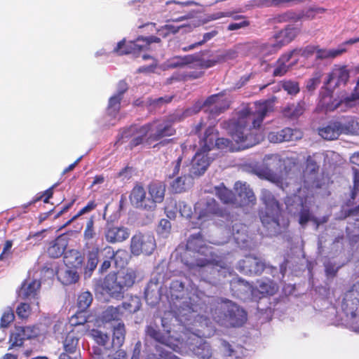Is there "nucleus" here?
<instances>
[{
    "label": "nucleus",
    "instance_id": "obj_1",
    "mask_svg": "<svg viewBox=\"0 0 359 359\" xmlns=\"http://www.w3.org/2000/svg\"><path fill=\"white\" fill-rule=\"evenodd\" d=\"M272 107L270 101L257 102L252 107H244L237 113L236 118L223 123L238 144L237 149H245L259 142L262 136L257 135V130Z\"/></svg>",
    "mask_w": 359,
    "mask_h": 359
},
{
    "label": "nucleus",
    "instance_id": "obj_2",
    "mask_svg": "<svg viewBox=\"0 0 359 359\" xmlns=\"http://www.w3.org/2000/svg\"><path fill=\"white\" fill-rule=\"evenodd\" d=\"M174 132L175 130L169 123L155 121L142 126L137 125L130 126L123 132L121 139L122 142H124L131 138L130 145L136 147L143 143L144 137L148 133H149V135L146 140V142L148 144H151L153 141H157L164 137L172 135Z\"/></svg>",
    "mask_w": 359,
    "mask_h": 359
},
{
    "label": "nucleus",
    "instance_id": "obj_3",
    "mask_svg": "<svg viewBox=\"0 0 359 359\" xmlns=\"http://www.w3.org/2000/svg\"><path fill=\"white\" fill-rule=\"evenodd\" d=\"M318 168L316 162L309 157L307 159L306 172H309L311 176L304 181V186L299 189L298 194L294 196V201L297 199L296 208L300 210L299 223L302 226L306 225L309 221H313L316 224V228L320 224L318 220L310 212L309 206L313 202V189L319 187L318 183L315 180V172L318 170Z\"/></svg>",
    "mask_w": 359,
    "mask_h": 359
},
{
    "label": "nucleus",
    "instance_id": "obj_4",
    "mask_svg": "<svg viewBox=\"0 0 359 359\" xmlns=\"http://www.w3.org/2000/svg\"><path fill=\"white\" fill-rule=\"evenodd\" d=\"M261 200L265 205V210L261 212L260 219L266 229L268 235H275L280 230V205L271 192L267 189L262 190Z\"/></svg>",
    "mask_w": 359,
    "mask_h": 359
},
{
    "label": "nucleus",
    "instance_id": "obj_5",
    "mask_svg": "<svg viewBox=\"0 0 359 359\" xmlns=\"http://www.w3.org/2000/svg\"><path fill=\"white\" fill-rule=\"evenodd\" d=\"M212 317L217 323L231 326H241L247 320V313L229 300L222 301L213 311Z\"/></svg>",
    "mask_w": 359,
    "mask_h": 359
},
{
    "label": "nucleus",
    "instance_id": "obj_6",
    "mask_svg": "<svg viewBox=\"0 0 359 359\" xmlns=\"http://www.w3.org/2000/svg\"><path fill=\"white\" fill-rule=\"evenodd\" d=\"M264 161L266 168L259 170L257 175L261 178H264L272 182L282 189L287 187L288 182H286L287 172L285 170L284 162L277 154L266 156Z\"/></svg>",
    "mask_w": 359,
    "mask_h": 359
},
{
    "label": "nucleus",
    "instance_id": "obj_7",
    "mask_svg": "<svg viewBox=\"0 0 359 359\" xmlns=\"http://www.w3.org/2000/svg\"><path fill=\"white\" fill-rule=\"evenodd\" d=\"M187 172V165H182V156H180L175 161L171 163L168 169L167 176L169 178H172L179 175L170 184L174 191L180 193L191 187L194 177Z\"/></svg>",
    "mask_w": 359,
    "mask_h": 359
},
{
    "label": "nucleus",
    "instance_id": "obj_8",
    "mask_svg": "<svg viewBox=\"0 0 359 359\" xmlns=\"http://www.w3.org/2000/svg\"><path fill=\"white\" fill-rule=\"evenodd\" d=\"M358 285L346 293L341 304V309L346 315V322L355 332H359V299Z\"/></svg>",
    "mask_w": 359,
    "mask_h": 359
},
{
    "label": "nucleus",
    "instance_id": "obj_9",
    "mask_svg": "<svg viewBox=\"0 0 359 359\" xmlns=\"http://www.w3.org/2000/svg\"><path fill=\"white\" fill-rule=\"evenodd\" d=\"M65 266L57 271L58 279L64 285L76 283L79 279L77 268L81 266L83 258L78 251H71L64 257Z\"/></svg>",
    "mask_w": 359,
    "mask_h": 359
},
{
    "label": "nucleus",
    "instance_id": "obj_10",
    "mask_svg": "<svg viewBox=\"0 0 359 359\" xmlns=\"http://www.w3.org/2000/svg\"><path fill=\"white\" fill-rule=\"evenodd\" d=\"M216 201L214 198L201 199L194 207V215L191 217L195 227L201 228L205 222L212 219L214 215L217 213Z\"/></svg>",
    "mask_w": 359,
    "mask_h": 359
},
{
    "label": "nucleus",
    "instance_id": "obj_11",
    "mask_svg": "<svg viewBox=\"0 0 359 359\" xmlns=\"http://www.w3.org/2000/svg\"><path fill=\"white\" fill-rule=\"evenodd\" d=\"M298 29L294 27H287L278 33L275 38L261 46L262 55H268L278 51L282 46L292 41L298 34Z\"/></svg>",
    "mask_w": 359,
    "mask_h": 359
},
{
    "label": "nucleus",
    "instance_id": "obj_12",
    "mask_svg": "<svg viewBox=\"0 0 359 359\" xmlns=\"http://www.w3.org/2000/svg\"><path fill=\"white\" fill-rule=\"evenodd\" d=\"M155 248L156 241L152 235L138 233L131 238L130 251L133 255H149Z\"/></svg>",
    "mask_w": 359,
    "mask_h": 359
},
{
    "label": "nucleus",
    "instance_id": "obj_13",
    "mask_svg": "<svg viewBox=\"0 0 359 359\" xmlns=\"http://www.w3.org/2000/svg\"><path fill=\"white\" fill-rule=\"evenodd\" d=\"M201 149L193 157L187 170L193 177L203 175L208 168L211 158L208 156V150L201 143Z\"/></svg>",
    "mask_w": 359,
    "mask_h": 359
},
{
    "label": "nucleus",
    "instance_id": "obj_14",
    "mask_svg": "<svg viewBox=\"0 0 359 359\" xmlns=\"http://www.w3.org/2000/svg\"><path fill=\"white\" fill-rule=\"evenodd\" d=\"M234 189L237 193L236 197H234V204L238 206H247L255 204L256 201L255 196L252 190L245 182H237L235 184Z\"/></svg>",
    "mask_w": 359,
    "mask_h": 359
},
{
    "label": "nucleus",
    "instance_id": "obj_15",
    "mask_svg": "<svg viewBox=\"0 0 359 359\" xmlns=\"http://www.w3.org/2000/svg\"><path fill=\"white\" fill-rule=\"evenodd\" d=\"M129 199L134 207L151 211L152 203L149 201L147 196V191L142 186L136 184L130 194Z\"/></svg>",
    "mask_w": 359,
    "mask_h": 359
},
{
    "label": "nucleus",
    "instance_id": "obj_16",
    "mask_svg": "<svg viewBox=\"0 0 359 359\" xmlns=\"http://www.w3.org/2000/svg\"><path fill=\"white\" fill-rule=\"evenodd\" d=\"M201 144L208 151L211 150L214 146L219 149H233L230 145V141L225 138H217V135L215 133V130L212 127H209L205 133V137L201 142Z\"/></svg>",
    "mask_w": 359,
    "mask_h": 359
},
{
    "label": "nucleus",
    "instance_id": "obj_17",
    "mask_svg": "<svg viewBox=\"0 0 359 359\" xmlns=\"http://www.w3.org/2000/svg\"><path fill=\"white\" fill-rule=\"evenodd\" d=\"M40 334L37 326L17 327L11 336L13 346H20L23 340L36 337Z\"/></svg>",
    "mask_w": 359,
    "mask_h": 359
},
{
    "label": "nucleus",
    "instance_id": "obj_18",
    "mask_svg": "<svg viewBox=\"0 0 359 359\" xmlns=\"http://www.w3.org/2000/svg\"><path fill=\"white\" fill-rule=\"evenodd\" d=\"M264 269V262L259 258L247 256L239 262L238 269L245 274H259Z\"/></svg>",
    "mask_w": 359,
    "mask_h": 359
},
{
    "label": "nucleus",
    "instance_id": "obj_19",
    "mask_svg": "<svg viewBox=\"0 0 359 359\" xmlns=\"http://www.w3.org/2000/svg\"><path fill=\"white\" fill-rule=\"evenodd\" d=\"M349 78V72L345 66H334L325 84L326 86L337 87L345 85Z\"/></svg>",
    "mask_w": 359,
    "mask_h": 359
},
{
    "label": "nucleus",
    "instance_id": "obj_20",
    "mask_svg": "<svg viewBox=\"0 0 359 359\" xmlns=\"http://www.w3.org/2000/svg\"><path fill=\"white\" fill-rule=\"evenodd\" d=\"M341 95L334 97L332 93L326 90L325 93L321 95L317 109L321 111H332L338 108L341 109Z\"/></svg>",
    "mask_w": 359,
    "mask_h": 359
},
{
    "label": "nucleus",
    "instance_id": "obj_21",
    "mask_svg": "<svg viewBox=\"0 0 359 359\" xmlns=\"http://www.w3.org/2000/svg\"><path fill=\"white\" fill-rule=\"evenodd\" d=\"M347 128L339 121H333L318 129V134L323 139L332 140L337 139L341 133H346Z\"/></svg>",
    "mask_w": 359,
    "mask_h": 359
},
{
    "label": "nucleus",
    "instance_id": "obj_22",
    "mask_svg": "<svg viewBox=\"0 0 359 359\" xmlns=\"http://www.w3.org/2000/svg\"><path fill=\"white\" fill-rule=\"evenodd\" d=\"M121 282H119L115 273H110L102 283V289L110 296L116 298L121 297L123 293Z\"/></svg>",
    "mask_w": 359,
    "mask_h": 359
},
{
    "label": "nucleus",
    "instance_id": "obj_23",
    "mask_svg": "<svg viewBox=\"0 0 359 359\" xmlns=\"http://www.w3.org/2000/svg\"><path fill=\"white\" fill-rule=\"evenodd\" d=\"M165 187L161 182L151 183L148 187L149 200L152 203L151 211H154L157 203H161L165 196Z\"/></svg>",
    "mask_w": 359,
    "mask_h": 359
},
{
    "label": "nucleus",
    "instance_id": "obj_24",
    "mask_svg": "<svg viewBox=\"0 0 359 359\" xmlns=\"http://www.w3.org/2000/svg\"><path fill=\"white\" fill-rule=\"evenodd\" d=\"M41 287V282L36 278H28L22 283L20 295L23 298H36Z\"/></svg>",
    "mask_w": 359,
    "mask_h": 359
},
{
    "label": "nucleus",
    "instance_id": "obj_25",
    "mask_svg": "<svg viewBox=\"0 0 359 359\" xmlns=\"http://www.w3.org/2000/svg\"><path fill=\"white\" fill-rule=\"evenodd\" d=\"M104 236L107 242L115 243L126 240L130 236V232L125 227L109 226L106 229Z\"/></svg>",
    "mask_w": 359,
    "mask_h": 359
},
{
    "label": "nucleus",
    "instance_id": "obj_26",
    "mask_svg": "<svg viewBox=\"0 0 359 359\" xmlns=\"http://www.w3.org/2000/svg\"><path fill=\"white\" fill-rule=\"evenodd\" d=\"M127 90V85L125 82L121 81L118 84L117 93L109 98L108 105V113L111 116H115L120 109L121 100L123 93Z\"/></svg>",
    "mask_w": 359,
    "mask_h": 359
},
{
    "label": "nucleus",
    "instance_id": "obj_27",
    "mask_svg": "<svg viewBox=\"0 0 359 359\" xmlns=\"http://www.w3.org/2000/svg\"><path fill=\"white\" fill-rule=\"evenodd\" d=\"M223 96L220 94L212 95L204 102V107H208V110L215 116L221 113L228 107L226 104L223 103Z\"/></svg>",
    "mask_w": 359,
    "mask_h": 359
},
{
    "label": "nucleus",
    "instance_id": "obj_28",
    "mask_svg": "<svg viewBox=\"0 0 359 359\" xmlns=\"http://www.w3.org/2000/svg\"><path fill=\"white\" fill-rule=\"evenodd\" d=\"M103 252L107 259L104 260L100 266L101 271H106L111 266V262L109 259H114L116 264H118V258H126L127 252L125 250H118L116 252L114 251V249L110 246H107L103 249Z\"/></svg>",
    "mask_w": 359,
    "mask_h": 359
},
{
    "label": "nucleus",
    "instance_id": "obj_29",
    "mask_svg": "<svg viewBox=\"0 0 359 359\" xmlns=\"http://www.w3.org/2000/svg\"><path fill=\"white\" fill-rule=\"evenodd\" d=\"M67 245V241L65 237L60 236L50 243L47 252L53 258H57L63 255Z\"/></svg>",
    "mask_w": 359,
    "mask_h": 359
},
{
    "label": "nucleus",
    "instance_id": "obj_30",
    "mask_svg": "<svg viewBox=\"0 0 359 359\" xmlns=\"http://www.w3.org/2000/svg\"><path fill=\"white\" fill-rule=\"evenodd\" d=\"M359 86V77L357 81V86L355 92L351 93L350 95L344 96L341 95V110L344 111L346 109H351L357 108L359 107V92L357 91V88Z\"/></svg>",
    "mask_w": 359,
    "mask_h": 359
},
{
    "label": "nucleus",
    "instance_id": "obj_31",
    "mask_svg": "<svg viewBox=\"0 0 359 359\" xmlns=\"http://www.w3.org/2000/svg\"><path fill=\"white\" fill-rule=\"evenodd\" d=\"M84 250L86 252L88 258L86 267L88 270L92 271L97 267L98 263V245H92V244L88 243V246L84 247Z\"/></svg>",
    "mask_w": 359,
    "mask_h": 359
},
{
    "label": "nucleus",
    "instance_id": "obj_32",
    "mask_svg": "<svg viewBox=\"0 0 359 359\" xmlns=\"http://www.w3.org/2000/svg\"><path fill=\"white\" fill-rule=\"evenodd\" d=\"M345 43L337 48L332 49H317L316 57L320 60H329L335 58L346 51L344 47Z\"/></svg>",
    "mask_w": 359,
    "mask_h": 359
},
{
    "label": "nucleus",
    "instance_id": "obj_33",
    "mask_svg": "<svg viewBox=\"0 0 359 359\" xmlns=\"http://www.w3.org/2000/svg\"><path fill=\"white\" fill-rule=\"evenodd\" d=\"M95 236L96 231L94 226V217L92 216L88 219L83 231L85 247L88 246V243L92 244V245H97L96 241H93Z\"/></svg>",
    "mask_w": 359,
    "mask_h": 359
},
{
    "label": "nucleus",
    "instance_id": "obj_34",
    "mask_svg": "<svg viewBox=\"0 0 359 359\" xmlns=\"http://www.w3.org/2000/svg\"><path fill=\"white\" fill-rule=\"evenodd\" d=\"M123 315L122 308L118 306L117 307L109 306L106 309L102 315V320L108 323L111 321L119 320Z\"/></svg>",
    "mask_w": 359,
    "mask_h": 359
},
{
    "label": "nucleus",
    "instance_id": "obj_35",
    "mask_svg": "<svg viewBox=\"0 0 359 359\" xmlns=\"http://www.w3.org/2000/svg\"><path fill=\"white\" fill-rule=\"evenodd\" d=\"M317 48L313 46H308L304 49H294L287 53L286 59L294 58V61L290 65H294L298 61L299 56L304 57H309L312 55L315 52L316 53Z\"/></svg>",
    "mask_w": 359,
    "mask_h": 359
},
{
    "label": "nucleus",
    "instance_id": "obj_36",
    "mask_svg": "<svg viewBox=\"0 0 359 359\" xmlns=\"http://www.w3.org/2000/svg\"><path fill=\"white\" fill-rule=\"evenodd\" d=\"M131 43H136V40L134 41H130L126 42V40L123 39L117 43L113 51L120 55L130 53L136 54L138 52L142 51V50H139L137 47L131 48L130 46Z\"/></svg>",
    "mask_w": 359,
    "mask_h": 359
},
{
    "label": "nucleus",
    "instance_id": "obj_37",
    "mask_svg": "<svg viewBox=\"0 0 359 359\" xmlns=\"http://www.w3.org/2000/svg\"><path fill=\"white\" fill-rule=\"evenodd\" d=\"M256 290L263 295H273L277 292L278 287L273 281L266 280L259 282Z\"/></svg>",
    "mask_w": 359,
    "mask_h": 359
},
{
    "label": "nucleus",
    "instance_id": "obj_38",
    "mask_svg": "<svg viewBox=\"0 0 359 359\" xmlns=\"http://www.w3.org/2000/svg\"><path fill=\"white\" fill-rule=\"evenodd\" d=\"M125 339V328L122 323H118L114 327L112 344L114 346L120 347Z\"/></svg>",
    "mask_w": 359,
    "mask_h": 359
},
{
    "label": "nucleus",
    "instance_id": "obj_39",
    "mask_svg": "<svg viewBox=\"0 0 359 359\" xmlns=\"http://www.w3.org/2000/svg\"><path fill=\"white\" fill-rule=\"evenodd\" d=\"M161 39L154 36L149 37H139L136 39V43H131L130 48L137 47L139 50H146L151 43H159Z\"/></svg>",
    "mask_w": 359,
    "mask_h": 359
},
{
    "label": "nucleus",
    "instance_id": "obj_40",
    "mask_svg": "<svg viewBox=\"0 0 359 359\" xmlns=\"http://www.w3.org/2000/svg\"><path fill=\"white\" fill-rule=\"evenodd\" d=\"M232 231L233 238L238 244H240L241 243H245L247 241V236L245 234L246 227L245 225L240 223H236L232 226Z\"/></svg>",
    "mask_w": 359,
    "mask_h": 359
},
{
    "label": "nucleus",
    "instance_id": "obj_41",
    "mask_svg": "<svg viewBox=\"0 0 359 359\" xmlns=\"http://www.w3.org/2000/svg\"><path fill=\"white\" fill-rule=\"evenodd\" d=\"M187 247L189 250L203 253L204 241L201 234L191 236L187 241Z\"/></svg>",
    "mask_w": 359,
    "mask_h": 359
},
{
    "label": "nucleus",
    "instance_id": "obj_42",
    "mask_svg": "<svg viewBox=\"0 0 359 359\" xmlns=\"http://www.w3.org/2000/svg\"><path fill=\"white\" fill-rule=\"evenodd\" d=\"M216 194L218 198L226 204L233 203L234 196L233 193L225 187L220 186L215 187Z\"/></svg>",
    "mask_w": 359,
    "mask_h": 359
},
{
    "label": "nucleus",
    "instance_id": "obj_43",
    "mask_svg": "<svg viewBox=\"0 0 359 359\" xmlns=\"http://www.w3.org/2000/svg\"><path fill=\"white\" fill-rule=\"evenodd\" d=\"M304 111V103L299 102L297 104H291L284 110V115L290 118H297Z\"/></svg>",
    "mask_w": 359,
    "mask_h": 359
},
{
    "label": "nucleus",
    "instance_id": "obj_44",
    "mask_svg": "<svg viewBox=\"0 0 359 359\" xmlns=\"http://www.w3.org/2000/svg\"><path fill=\"white\" fill-rule=\"evenodd\" d=\"M97 344L105 346L109 341V337L107 334L97 329H93L88 333Z\"/></svg>",
    "mask_w": 359,
    "mask_h": 359
},
{
    "label": "nucleus",
    "instance_id": "obj_45",
    "mask_svg": "<svg viewBox=\"0 0 359 359\" xmlns=\"http://www.w3.org/2000/svg\"><path fill=\"white\" fill-rule=\"evenodd\" d=\"M191 62L192 58L189 55L184 57L177 56L168 60L166 66L169 68L182 67L184 65L190 64Z\"/></svg>",
    "mask_w": 359,
    "mask_h": 359
},
{
    "label": "nucleus",
    "instance_id": "obj_46",
    "mask_svg": "<svg viewBox=\"0 0 359 359\" xmlns=\"http://www.w3.org/2000/svg\"><path fill=\"white\" fill-rule=\"evenodd\" d=\"M283 142L294 141L302 137V133L297 129L287 128L281 130Z\"/></svg>",
    "mask_w": 359,
    "mask_h": 359
},
{
    "label": "nucleus",
    "instance_id": "obj_47",
    "mask_svg": "<svg viewBox=\"0 0 359 359\" xmlns=\"http://www.w3.org/2000/svg\"><path fill=\"white\" fill-rule=\"evenodd\" d=\"M123 310L128 311L130 313H135L137 311L141 306V302L139 297H132L128 301L123 303L122 306H120Z\"/></svg>",
    "mask_w": 359,
    "mask_h": 359
},
{
    "label": "nucleus",
    "instance_id": "obj_48",
    "mask_svg": "<svg viewBox=\"0 0 359 359\" xmlns=\"http://www.w3.org/2000/svg\"><path fill=\"white\" fill-rule=\"evenodd\" d=\"M192 5H198V4L194 1H187L184 2L180 1H169L167 2L168 9L170 12H173L175 13H182L183 11V8L186 6H189Z\"/></svg>",
    "mask_w": 359,
    "mask_h": 359
},
{
    "label": "nucleus",
    "instance_id": "obj_49",
    "mask_svg": "<svg viewBox=\"0 0 359 359\" xmlns=\"http://www.w3.org/2000/svg\"><path fill=\"white\" fill-rule=\"evenodd\" d=\"M93 296L89 292H83L81 293L77 299V305L79 309L83 311L87 309L91 304Z\"/></svg>",
    "mask_w": 359,
    "mask_h": 359
},
{
    "label": "nucleus",
    "instance_id": "obj_50",
    "mask_svg": "<svg viewBox=\"0 0 359 359\" xmlns=\"http://www.w3.org/2000/svg\"><path fill=\"white\" fill-rule=\"evenodd\" d=\"M287 54L283 55L278 61L277 67L274 69L273 75L276 76H280L285 74L288 69L289 66L286 65L287 62L290 61V59H286Z\"/></svg>",
    "mask_w": 359,
    "mask_h": 359
},
{
    "label": "nucleus",
    "instance_id": "obj_51",
    "mask_svg": "<svg viewBox=\"0 0 359 359\" xmlns=\"http://www.w3.org/2000/svg\"><path fill=\"white\" fill-rule=\"evenodd\" d=\"M78 344V338L74 333L69 332L64 341V348L65 351L74 353Z\"/></svg>",
    "mask_w": 359,
    "mask_h": 359
},
{
    "label": "nucleus",
    "instance_id": "obj_52",
    "mask_svg": "<svg viewBox=\"0 0 359 359\" xmlns=\"http://www.w3.org/2000/svg\"><path fill=\"white\" fill-rule=\"evenodd\" d=\"M322 75L321 72L317 71L313 74L312 77L307 81L306 88L309 91L311 92L316 90L320 83Z\"/></svg>",
    "mask_w": 359,
    "mask_h": 359
},
{
    "label": "nucleus",
    "instance_id": "obj_53",
    "mask_svg": "<svg viewBox=\"0 0 359 359\" xmlns=\"http://www.w3.org/2000/svg\"><path fill=\"white\" fill-rule=\"evenodd\" d=\"M171 231V224L166 219H162L159 222V224L157 228V233L163 238H167Z\"/></svg>",
    "mask_w": 359,
    "mask_h": 359
},
{
    "label": "nucleus",
    "instance_id": "obj_54",
    "mask_svg": "<svg viewBox=\"0 0 359 359\" xmlns=\"http://www.w3.org/2000/svg\"><path fill=\"white\" fill-rule=\"evenodd\" d=\"M117 278L118 280H119V282H121L123 291L124 287L132 286L135 282V276L133 272H128L122 276L119 275Z\"/></svg>",
    "mask_w": 359,
    "mask_h": 359
},
{
    "label": "nucleus",
    "instance_id": "obj_55",
    "mask_svg": "<svg viewBox=\"0 0 359 359\" xmlns=\"http://www.w3.org/2000/svg\"><path fill=\"white\" fill-rule=\"evenodd\" d=\"M230 16H232V13H231V12H226V13L225 12H218V13H212V14L208 15L206 19L203 20L201 24H205V23H207L208 22H210L212 20H216L220 19L222 18L230 17ZM200 25H201V23H199V22L195 23V24H194V27H197V26H199Z\"/></svg>",
    "mask_w": 359,
    "mask_h": 359
},
{
    "label": "nucleus",
    "instance_id": "obj_56",
    "mask_svg": "<svg viewBox=\"0 0 359 359\" xmlns=\"http://www.w3.org/2000/svg\"><path fill=\"white\" fill-rule=\"evenodd\" d=\"M15 316L13 311L11 309H7L3 313L1 318L0 326L1 327H6L8 325L13 322L14 320Z\"/></svg>",
    "mask_w": 359,
    "mask_h": 359
},
{
    "label": "nucleus",
    "instance_id": "obj_57",
    "mask_svg": "<svg viewBox=\"0 0 359 359\" xmlns=\"http://www.w3.org/2000/svg\"><path fill=\"white\" fill-rule=\"evenodd\" d=\"M16 313L18 316L22 319L28 318L31 313L29 305L27 303H21L18 306Z\"/></svg>",
    "mask_w": 359,
    "mask_h": 359
},
{
    "label": "nucleus",
    "instance_id": "obj_58",
    "mask_svg": "<svg viewBox=\"0 0 359 359\" xmlns=\"http://www.w3.org/2000/svg\"><path fill=\"white\" fill-rule=\"evenodd\" d=\"M231 17L234 20H241H241L238 22L231 23L228 27V29L230 31L237 30V29L245 27L248 26V25H249L248 21H247L246 20H244L243 18L241 16L233 15L232 14Z\"/></svg>",
    "mask_w": 359,
    "mask_h": 359
},
{
    "label": "nucleus",
    "instance_id": "obj_59",
    "mask_svg": "<svg viewBox=\"0 0 359 359\" xmlns=\"http://www.w3.org/2000/svg\"><path fill=\"white\" fill-rule=\"evenodd\" d=\"M195 351L196 353L203 359L209 358L212 355L210 346L207 343L201 344L200 347H198L197 349L195 350Z\"/></svg>",
    "mask_w": 359,
    "mask_h": 359
},
{
    "label": "nucleus",
    "instance_id": "obj_60",
    "mask_svg": "<svg viewBox=\"0 0 359 359\" xmlns=\"http://www.w3.org/2000/svg\"><path fill=\"white\" fill-rule=\"evenodd\" d=\"M283 89L290 95H296L299 91V87L297 82L287 81L283 83Z\"/></svg>",
    "mask_w": 359,
    "mask_h": 359
},
{
    "label": "nucleus",
    "instance_id": "obj_61",
    "mask_svg": "<svg viewBox=\"0 0 359 359\" xmlns=\"http://www.w3.org/2000/svg\"><path fill=\"white\" fill-rule=\"evenodd\" d=\"M95 204L94 202L90 201L89 202L85 207L81 208L77 214H76L69 221H68L66 224V225H69L71 222L76 220L78 217L81 216L82 215H84L87 212H89L90 211L93 210L95 208Z\"/></svg>",
    "mask_w": 359,
    "mask_h": 359
},
{
    "label": "nucleus",
    "instance_id": "obj_62",
    "mask_svg": "<svg viewBox=\"0 0 359 359\" xmlns=\"http://www.w3.org/2000/svg\"><path fill=\"white\" fill-rule=\"evenodd\" d=\"M95 204L94 202L90 201L89 202L85 207L81 208L77 214H76L69 221H68L66 224V225H69L71 222L76 220L78 217L81 216L82 215H84L87 212H89L90 211L93 210L95 208Z\"/></svg>",
    "mask_w": 359,
    "mask_h": 359
},
{
    "label": "nucleus",
    "instance_id": "obj_63",
    "mask_svg": "<svg viewBox=\"0 0 359 359\" xmlns=\"http://www.w3.org/2000/svg\"><path fill=\"white\" fill-rule=\"evenodd\" d=\"M187 27V26H182V27H175L171 25H166L164 27H163L161 29L158 30V33L160 35L165 37L168 34L172 33L175 34L179 32L180 28Z\"/></svg>",
    "mask_w": 359,
    "mask_h": 359
},
{
    "label": "nucleus",
    "instance_id": "obj_64",
    "mask_svg": "<svg viewBox=\"0 0 359 359\" xmlns=\"http://www.w3.org/2000/svg\"><path fill=\"white\" fill-rule=\"evenodd\" d=\"M12 246H13V242L11 241H6L4 248H3V250H2V252L0 255V261L7 260L11 257V256L12 255V250H11Z\"/></svg>",
    "mask_w": 359,
    "mask_h": 359
}]
</instances>
